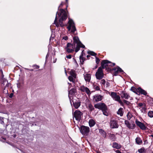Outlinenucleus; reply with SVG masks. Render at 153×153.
<instances>
[{"label": "nucleus", "instance_id": "1", "mask_svg": "<svg viewBox=\"0 0 153 153\" xmlns=\"http://www.w3.org/2000/svg\"><path fill=\"white\" fill-rule=\"evenodd\" d=\"M59 13H56V14L58 13V15L59 17H60V19L59 20V22H57V16H56L54 22V24H55L57 27L61 26L63 27L64 26V24L62 23V21L65 20L67 18V14L66 12L63 9H61L59 10Z\"/></svg>", "mask_w": 153, "mask_h": 153}, {"label": "nucleus", "instance_id": "2", "mask_svg": "<svg viewBox=\"0 0 153 153\" xmlns=\"http://www.w3.org/2000/svg\"><path fill=\"white\" fill-rule=\"evenodd\" d=\"M67 27L68 31L72 34L75 35V31L76 30L75 25L74 21L71 19L69 18V21L68 22Z\"/></svg>", "mask_w": 153, "mask_h": 153}, {"label": "nucleus", "instance_id": "3", "mask_svg": "<svg viewBox=\"0 0 153 153\" xmlns=\"http://www.w3.org/2000/svg\"><path fill=\"white\" fill-rule=\"evenodd\" d=\"M73 39L74 42L73 44L75 45V44H76L75 50L76 52H77L79 50L80 48H84L85 47V46L80 41L78 37L74 36L73 37Z\"/></svg>", "mask_w": 153, "mask_h": 153}, {"label": "nucleus", "instance_id": "4", "mask_svg": "<svg viewBox=\"0 0 153 153\" xmlns=\"http://www.w3.org/2000/svg\"><path fill=\"white\" fill-rule=\"evenodd\" d=\"M95 76L96 78L98 79H101L103 77L104 74L103 73L102 69L101 67H100L96 72Z\"/></svg>", "mask_w": 153, "mask_h": 153}, {"label": "nucleus", "instance_id": "5", "mask_svg": "<svg viewBox=\"0 0 153 153\" xmlns=\"http://www.w3.org/2000/svg\"><path fill=\"white\" fill-rule=\"evenodd\" d=\"M80 131L82 134L84 135H88L90 131L89 128L88 126H82L80 128Z\"/></svg>", "mask_w": 153, "mask_h": 153}, {"label": "nucleus", "instance_id": "6", "mask_svg": "<svg viewBox=\"0 0 153 153\" xmlns=\"http://www.w3.org/2000/svg\"><path fill=\"white\" fill-rule=\"evenodd\" d=\"M75 45L73 44L68 43L65 48L66 51L68 53H71L74 51Z\"/></svg>", "mask_w": 153, "mask_h": 153}, {"label": "nucleus", "instance_id": "7", "mask_svg": "<svg viewBox=\"0 0 153 153\" xmlns=\"http://www.w3.org/2000/svg\"><path fill=\"white\" fill-rule=\"evenodd\" d=\"M111 96L112 98L114 100L118 101L119 103H121L122 102L120 100V96L117 95L116 93L114 92H111L110 94H109Z\"/></svg>", "mask_w": 153, "mask_h": 153}, {"label": "nucleus", "instance_id": "8", "mask_svg": "<svg viewBox=\"0 0 153 153\" xmlns=\"http://www.w3.org/2000/svg\"><path fill=\"white\" fill-rule=\"evenodd\" d=\"M110 63V64L109 66H114L115 65V63H112L107 60H103L101 62V67L102 68H106L108 66V64Z\"/></svg>", "mask_w": 153, "mask_h": 153}, {"label": "nucleus", "instance_id": "9", "mask_svg": "<svg viewBox=\"0 0 153 153\" xmlns=\"http://www.w3.org/2000/svg\"><path fill=\"white\" fill-rule=\"evenodd\" d=\"M94 107L96 108L100 109L102 111L104 109H106L107 106L104 103H98L94 105Z\"/></svg>", "mask_w": 153, "mask_h": 153}, {"label": "nucleus", "instance_id": "10", "mask_svg": "<svg viewBox=\"0 0 153 153\" xmlns=\"http://www.w3.org/2000/svg\"><path fill=\"white\" fill-rule=\"evenodd\" d=\"M82 114V113L80 111L76 110L74 112V116L76 120H79Z\"/></svg>", "mask_w": 153, "mask_h": 153}, {"label": "nucleus", "instance_id": "11", "mask_svg": "<svg viewBox=\"0 0 153 153\" xmlns=\"http://www.w3.org/2000/svg\"><path fill=\"white\" fill-rule=\"evenodd\" d=\"M110 127L112 128H117L118 127V125L117 122L115 120H111L110 122Z\"/></svg>", "mask_w": 153, "mask_h": 153}, {"label": "nucleus", "instance_id": "12", "mask_svg": "<svg viewBox=\"0 0 153 153\" xmlns=\"http://www.w3.org/2000/svg\"><path fill=\"white\" fill-rule=\"evenodd\" d=\"M135 123L140 128L143 130H145L146 129V127L145 125L139 121L137 120H136Z\"/></svg>", "mask_w": 153, "mask_h": 153}, {"label": "nucleus", "instance_id": "13", "mask_svg": "<svg viewBox=\"0 0 153 153\" xmlns=\"http://www.w3.org/2000/svg\"><path fill=\"white\" fill-rule=\"evenodd\" d=\"M79 89L82 92H85L88 95H90L91 94L90 91L89 89L84 85L81 86L80 87Z\"/></svg>", "mask_w": 153, "mask_h": 153}, {"label": "nucleus", "instance_id": "14", "mask_svg": "<svg viewBox=\"0 0 153 153\" xmlns=\"http://www.w3.org/2000/svg\"><path fill=\"white\" fill-rule=\"evenodd\" d=\"M125 123L127 126L130 129H134L135 127V125L134 123L130 124L127 120L125 121Z\"/></svg>", "mask_w": 153, "mask_h": 153}, {"label": "nucleus", "instance_id": "15", "mask_svg": "<svg viewBox=\"0 0 153 153\" xmlns=\"http://www.w3.org/2000/svg\"><path fill=\"white\" fill-rule=\"evenodd\" d=\"M137 107L140 109L142 112L144 111L146 109V105L144 103H140L138 104Z\"/></svg>", "mask_w": 153, "mask_h": 153}, {"label": "nucleus", "instance_id": "16", "mask_svg": "<svg viewBox=\"0 0 153 153\" xmlns=\"http://www.w3.org/2000/svg\"><path fill=\"white\" fill-rule=\"evenodd\" d=\"M103 97V96L100 95H96L94 96V100L96 102H98L101 100Z\"/></svg>", "mask_w": 153, "mask_h": 153}, {"label": "nucleus", "instance_id": "17", "mask_svg": "<svg viewBox=\"0 0 153 153\" xmlns=\"http://www.w3.org/2000/svg\"><path fill=\"white\" fill-rule=\"evenodd\" d=\"M121 96L122 98H124L126 100H128L130 98V97L128 94L123 92L121 94Z\"/></svg>", "mask_w": 153, "mask_h": 153}, {"label": "nucleus", "instance_id": "18", "mask_svg": "<svg viewBox=\"0 0 153 153\" xmlns=\"http://www.w3.org/2000/svg\"><path fill=\"white\" fill-rule=\"evenodd\" d=\"M76 93V91L75 89L72 88L71 89L69 92L68 96L70 98L71 97V95H74Z\"/></svg>", "mask_w": 153, "mask_h": 153}, {"label": "nucleus", "instance_id": "19", "mask_svg": "<svg viewBox=\"0 0 153 153\" xmlns=\"http://www.w3.org/2000/svg\"><path fill=\"white\" fill-rule=\"evenodd\" d=\"M91 76L89 74H87L84 76V79L87 82H89L91 79Z\"/></svg>", "mask_w": 153, "mask_h": 153}, {"label": "nucleus", "instance_id": "20", "mask_svg": "<svg viewBox=\"0 0 153 153\" xmlns=\"http://www.w3.org/2000/svg\"><path fill=\"white\" fill-rule=\"evenodd\" d=\"M88 123L89 126L90 127L93 126L95 124V122L92 119L90 120L89 121Z\"/></svg>", "mask_w": 153, "mask_h": 153}, {"label": "nucleus", "instance_id": "21", "mask_svg": "<svg viewBox=\"0 0 153 153\" xmlns=\"http://www.w3.org/2000/svg\"><path fill=\"white\" fill-rule=\"evenodd\" d=\"M113 147L114 148H116L117 149H119L121 147L120 145L116 143H113Z\"/></svg>", "mask_w": 153, "mask_h": 153}, {"label": "nucleus", "instance_id": "22", "mask_svg": "<svg viewBox=\"0 0 153 153\" xmlns=\"http://www.w3.org/2000/svg\"><path fill=\"white\" fill-rule=\"evenodd\" d=\"M1 80L2 82V84H3L4 85H5L6 86H7V84L8 83V82L7 80L6 79L3 77L1 79Z\"/></svg>", "mask_w": 153, "mask_h": 153}, {"label": "nucleus", "instance_id": "23", "mask_svg": "<svg viewBox=\"0 0 153 153\" xmlns=\"http://www.w3.org/2000/svg\"><path fill=\"white\" fill-rule=\"evenodd\" d=\"M74 105L76 108H78L80 106V102H73Z\"/></svg>", "mask_w": 153, "mask_h": 153}, {"label": "nucleus", "instance_id": "24", "mask_svg": "<svg viewBox=\"0 0 153 153\" xmlns=\"http://www.w3.org/2000/svg\"><path fill=\"white\" fill-rule=\"evenodd\" d=\"M117 114L121 116H122L123 114V109L122 108H119L117 112Z\"/></svg>", "mask_w": 153, "mask_h": 153}, {"label": "nucleus", "instance_id": "25", "mask_svg": "<svg viewBox=\"0 0 153 153\" xmlns=\"http://www.w3.org/2000/svg\"><path fill=\"white\" fill-rule=\"evenodd\" d=\"M138 91L141 94H143L145 95H146L147 94L146 92L144 90L140 88H138Z\"/></svg>", "mask_w": 153, "mask_h": 153}, {"label": "nucleus", "instance_id": "26", "mask_svg": "<svg viewBox=\"0 0 153 153\" xmlns=\"http://www.w3.org/2000/svg\"><path fill=\"white\" fill-rule=\"evenodd\" d=\"M136 142L138 144H140L142 143V141L139 137H137L136 139Z\"/></svg>", "mask_w": 153, "mask_h": 153}, {"label": "nucleus", "instance_id": "27", "mask_svg": "<svg viewBox=\"0 0 153 153\" xmlns=\"http://www.w3.org/2000/svg\"><path fill=\"white\" fill-rule=\"evenodd\" d=\"M70 72L71 76H72L74 78H76V74L74 70H71Z\"/></svg>", "mask_w": 153, "mask_h": 153}, {"label": "nucleus", "instance_id": "28", "mask_svg": "<svg viewBox=\"0 0 153 153\" xmlns=\"http://www.w3.org/2000/svg\"><path fill=\"white\" fill-rule=\"evenodd\" d=\"M103 114L105 116H108L109 115V113L107 107L106 108V109H104V110L102 111Z\"/></svg>", "mask_w": 153, "mask_h": 153}, {"label": "nucleus", "instance_id": "29", "mask_svg": "<svg viewBox=\"0 0 153 153\" xmlns=\"http://www.w3.org/2000/svg\"><path fill=\"white\" fill-rule=\"evenodd\" d=\"M80 62L81 64H83L85 59L83 57V55L82 54L79 57Z\"/></svg>", "mask_w": 153, "mask_h": 153}, {"label": "nucleus", "instance_id": "30", "mask_svg": "<svg viewBox=\"0 0 153 153\" xmlns=\"http://www.w3.org/2000/svg\"><path fill=\"white\" fill-rule=\"evenodd\" d=\"M148 116L151 117H153V111H149L148 113Z\"/></svg>", "mask_w": 153, "mask_h": 153}, {"label": "nucleus", "instance_id": "31", "mask_svg": "<svg viewBox=\"0 0 153 153\" xmlns=\"http://www.w3.org/2000/svg\"><path fill=\"white\" fill-rule=\"evenodd\" d=\"M68 79L71 82H74V79L75 78H74L72 76H70L68 77Z\"/></svg>", "mask_w": 153, "mask_h": 153}, {"label": "nucleus", "instance_id": "32", "mask_svg": "<svg viewBox=\"0 0 153 153\" xmlns=\"http://www.w3.org/2000/svg\"><path fill=\"white\" fill-rule=\"evenodd\" d=\"M88 54H90L92 56H96V53L92 51H88Z\"/></svg>", "mask_w": 153, "mask_h": 153}, {"label": "nucleus", "instance_id": "33", "mask_svg": "<svg viewBox=\"0 0 153 153\" xmlns=\"http://www.w3.org/2000/svg\"><path fill=\"white\" fill-rule=\"evenodd\" d=\"M99 132L104 135L105 134V132L102 129H99Z\"/></svg>", "mask_w": 153, "mask_h": 153}, {"label": "nucleus", "instance_id": "34", "mask_svg": "<svg viewBox=\"0 0 153 153\" xmlns=\"http://www.w3.org/2000/svg\"><path fill=\"white\" fill-rule=\"evenodd\" d=\"M105 81L104 79H102L100 81V83L101 84L105 85Z\"/></svg>", "mask_w": 153, "mask_h": 153}, {"label": "nucleus", "instance_id": "35", "mask_svg": "<svg viewBox=\"0 0 153 153\" xmlns=\"http://www.w3.org/2000/svg\"><path fill=\"white\" fill-rule=\"evenodd\" d=\"M127 116L128 119L129 120H130L131 119V114L129 113H128V114H127Z\"/></svg>", "mask_w": 153, "mask_h": 153}, {"label": "nucleus", "instance_id": "36", "mask_svg": "<svg viewBox=\"0 0 153 153\" xmlns=\"http://www.w3.org/2000/svg\"><path fill=\"white\" fill-rule=\"evenodd\" d=\"M123 71V70H122V69L120 68H117V69L116 71V72H122Z\"/></svg>", "mask_w": 153, "mask_h": 153}, {"label": "nucleus", "instance_id": "37", "mask_svg": "<svg viewBox=\"0 0 153 153\" xmlns=\"http://www.w3.org/2000/svg\"><path fill=\"white\" fill-rule=\"evenodd\" d=\"M144 149L143 148H142L138 150V151L140 153H142L144 151Z\"/></svg>", "mask_w": 153, "mask_h": 153}, {"label": "nucleus", "instance_id": "38", "mask_svg": "<svg viewBox=\"0 0 153 153\" xmlns=\"http://www.w3.org/2000/svg\"><path fill=\"white\" fill-rule=\"evenodd\" d=\"M95 58L96 59V63L97 64H98L100 61V59L97 57H95Z\"/></svg>", "mask_w": 153, "mask_h": 153}, {"label": "nucleus", "instance_id": "39", "mask_svg": "<svg viewBox=\"0 0 153 153\" xmlns=\"http://www.w3.org/2000/svg\"><path fill=\"white\" fill-rule=\"evenodd\" d=\"M89 107L90 109L91 110H92L94 108L93 107L92 105L91 104H89Z\"/></svg>", "mask_w": 153, "mask_h": 153}, {"label": "nucleus", "instance_id": "40", "mask_svg": "<svg viewBox=\"0 0 153 153\" xmlns=\"http://www.w3.org/2000/svg\"><path fill=\"white\" fill-rule=\"evenodd\" d=\"M66 58L68 59H70L71 58L72 56L71 55H67L66 56Z\"/></svg>", "mask_w": 153, "mask_h": 153}, {"label": "nucleus", "instance_id": "41", "mask_svg": "<svg viewBox=\"0 0 153 153\" xmlns=\"http://www.w3.org/2000/svg\"><path fill=\"white\" fill-rule=\"evenodd\" d=\"M68 39V38L67 36H64L63 37V39H64L65 40H67Z\"/></svg>", "mask_w": 153, "mask_h": 153}, {"label": "nucleus", "instance_id": "42", "mask_svg": "<svg viewBox=\"0 0 153 153\" xmlns=\"http://www.w3.org/2000/svg\"><path fill=\"white\" fill-rule=\"evenodd\" d=\"M34 66L35 68L36 69H38L39 68V66L37 65H34Z\"/></svg>", "mask_w": 153, "mask_h": 153}, {"label": "nucleus", "instance_id": "43", "mask_svg": "<svg viewBox=\"0 0 153 153\" xmlns=\"http://www.w3.org/2000/svg\"><path fill=\"white\" fill-rule=\"evenodd\" d=\"M95 89L97 90H99L100 89V88L98 86H96L95 87Z\"/></svg>", "mask_w": 153, "mask_h": 153}, {"label": "nucleus", "instance_id": "44", "mask_svg": "<svg viewBox=\"0 0 153 153\" xmlns=\"http://www.w3.org/2000/svg\"><path fill=\"white\" fill-rule=\"evenodd\" d=\"M106 87H108L109 86V83L108 82H107L106 84Z\"/></svg>", "mask_w": 153, "mask_h": 153}, {"label": "nucleus", "instance_id": "45", "mask_svg": "<svg viewBox=\"0 0 153 153\" xmlns=\"http://www.w3.org/2000/svg\"><path fill=\"white\" fill-rule=\"evenodd\" d=\"M0 123L2 124H3L4 123V122L3 120H0Z\"/></svg>", "mask_w": 153, "mask_h": 153}, {"label": "nucleus", "instance_id": "46", "mask_svg": "<svg viewBox=\"0 0 153 153\" xmlns=\"http://www.w3.org/2000/svg\"><path fill=\"white\" fill-rule=\"evenodd\" d=\"M116 153H121L120 151L119 150H117L116 151Z\"/></svg>", "mask_w": 153, "mask_h": 153}, {"label": "nucleus", "instance_id": "47", "mask_svg": "<svg viewBox=\"0 0 153 153\" xmlns=\"http://www.w3.org/2000/svg\"><path fill=\"white\" fill-rule=\"evenodd\" d=\"M13 95V94H10V97H12V96Z\"/></svg>", "mask_w": 153, "mask_h": 153}, {"label": "nucleus", "instance_id": "48", "mask_svg": "<svg viewBox=\"0 0 153 153\" xmlns=\"http://www.w3.org/2000/svg\"><path fill=\"white\" fill-rule=\"evenodd\" d=\"M123 102H125V103H127V102H128L126 100H124Z\"/></svg>", "mask_w": 153, "mask_h": 153}, {"label": "nucleus", "instance_id": "49", "mask_svg": "<svg viewBox=\"0 0 153 153\" xmlns=\"http://www.w3.org/2000/svg\"><path fill=\"white\" fill-rule=\"evenodd\" d=\"M89 57H90V56H89V55H88L87 56V58H88Z\"/></svg>", "mask_w": 153, "mask_h": 153}, {"label": "nucleus", "instance_id": "50", "mask_svg": "<svg viewBox=\"0 0 153 153\" xmlns=\"http://www.w3.org/2000/svg\"><path fill=\"white\" fill-rule=\"evenodd\" d=\"M97 153H101L99 151H97Z\"/></svg>", "mask_w": 153, "mask_h": 153}, {"label": "nucleus", "instance_id": "51", "mask_svg": "<svg viewBox=\"0 0 153 153\" xmlns=\"http://www.w3.org/2000/svg\"><path fill=\"white\" fill-rule=\"evenodd\" d=\"M150 136L152 137L153 138V135L152 134L150 135Z\"/></svg>", "mask_w": 153, "mask_h": 153}, {"label": "nucleus", "instance_id": "52", "mask_svg": "<svg viewBox=\"0 0 153 153\" xmlns=\"http://www.w3.org/2000/svg\"><path fill=\"white\" fill-rule=\"evenodd\" d=\"M62 5V3H61V4H60L59 7H60L61 5Z\"/></svg>", "mask_w": 153, "mask_h": 153}, {"label": "nucleus", "instance_id": "53", "mask_svg": "<svg viewBox=\"0 0 153 153\" xmlns=\"http://www.w3.org/2000/svg\"><path fill=\"white\" fill-rule=\"evenodd\" d=\"M66 2H67L68 1V0H66Z\"/></svg>", "mask_w": 153, "mask_h": 153}, {"label": "nucleus", "instance_id": "54", "mask_svg": "<svg viewBox=\"0 0 153 153\" xmlns=\"http://www.w3.org/2000/svg\"><path fill=\"white\" fill-rule=\"evenodd\" d=\"M152 153H153V151L152 152Z\"/></svg>", "mask_w": 153, "mask_h": 153}, {"label": "nucleus", "instance_id": "55", "mask_svg": "<svg viewBox=\"0 0 153 153\" xmlns=\"http://www.w3.org/2000/svg\"><path fill=\"white\" fill-rule=\"evenodd\" d=\"M55 61H54V62H55Z\"/></svg>", "mask_w": 153, "mask_h": 153}]
</instances>
